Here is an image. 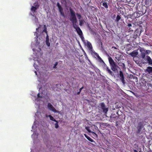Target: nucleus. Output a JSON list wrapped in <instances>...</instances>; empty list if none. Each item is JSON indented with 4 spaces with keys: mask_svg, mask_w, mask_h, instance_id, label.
<instances>
[{
    "mask_svg": "<svg viewBox=\"0 0 152 152\" xmlns=\"http://www.w3.org/2000/svg\"><path fill=\"white\" fill-rule=\"evenodd\" d=\"M69 10L70 14L69 20L72 23L73 27L76 29H77V28H78L79 27L76 24L77 20L75 12L71 7L69 8Z\"/></svg>",
    "mask_w": 152,
    "mask_h": 152,
    "instance_id": "nucleus-1",
    "label": "nucleus"
},
{
    "mask_svg": "<svg viewBox=\"0 0 152 152\" xmlns=\"http://www.w3.org/2000/svg\"><path fill=\"white\" fill-rule=\"evenodd\" d=\"M108 59L111 69L114 72L116 71L118 66L111 57L109 56Z\"/></svg>",
    "mask_w": 152,
    "mask_h": 152,
    "instance_id": "nucleus-2",
    "label": "nucleus"
},
{
    "mask_svg": "<svg viewBox=\"0 0 152 152\" xmlns=\"http://www.w3.org/2000/svg\"><path fill=\"white\" fill-rule=\"evenodd\" d=\"M98 107L99 110L101 109L105 115L108 110V107L105 106L104 102L100 103L98 106Z\"/></svg>",
    "mask_w": 152,
    "mask_h": 152,
    "instance_id": "nucleus-3",
    "label": "nucleus"
},
{
    "mask_svg": "<svg viewBox=\"0 0 152 152\" xmlns=\"http://www.w3.org/2000/svg\"><path fill=\"white\" fill-rule=\"evenodd\" d=\"M145 125L144 122L143 121H141L138 123L137 126L136 127L137 129V133L139 134L140 133L142 129Z\"/></svg>",
    "mask_w": 152,
    "mask_h": 152,
    "instance_id": "nucleus-4",
    "label": "nucleus"
},
{
    "mask_svg": "<svg viewBox=\"0 0 152 152\" xmlns=\"http://www.w3.org/2000/svg\"><path fill=\"white\" fill-rule=\"evenodd\" d=\"M141 62L143 64L148 63L149 65H152V60L148 56H146L145 59H142Z\"/></svg>",
    "mask_w": 152,
    "mask_h": 152,
    "instance_id": "nucleus-5",
    "label": "nucleus"
},
{
    "mask_svg": "<svg viewBox=\"0 0 152 152\" xmlns=\"http://www.w3.org/2000/svg\"><path fill=\"white\" fill-rule=\"evenodd\" d=\"M56 5L58 8V11L61 15L62 16L65 17V15L64 12H63V9L59 2H57Z\"/></svg>",
    "mask_w": 152,
    "mask_h": 152,
    "instance_id": "nucleus-6",
    "label": "nucleus"
},
{
    "mask_svg": "<svg viewBox=\"0 0 152 152\" xmlns=\"http://www.w3.org/2000/svg\"><path fill=\"white\" fill-rule=\"evenodd\" d=\"M140 51L141 52L140 57L142 58V59H145L146 55L145 50L142 48H140Z\"/></svg>",
    "mask_w": 152,
    "mask_h": 152,
    "instance_id": "nucleus-7",
    "label": "nucleus"
},
{
    "mask_svg": "<svg viewBox=\"0 0 152 152\" xmlns=\"http://www.w3.org/2000/svg\"><path fill=\"white\" fill-rule=\"evenodd\" d=\"M47 106L49 110L52 111L55 113L58 112V111L55 109L50 103H49L48 104Z\"/></svg>",
    "mask_w": 152,
    "mask_h": 152,
    "instance_id": "nucleus-8",
    "label": "nucleus"
},
{
    "mask_svg": "<svg viewBox=\"0 0 152 152\" xmlns=\"http://www.w3.org/2000/svg\"><path fill=\"white\" fill-rule=\"evenodd\" d=\"M119 78L122 83L124 84H125V82L124 79V77L123 72L122 71H120L119 72Z\"/></svg>",
    "mask_w": 152,
    "mask_h": 152,
    "instance_id": "nucleus-9",
    "label": "nucleus"
},
{
    "mask_svg": "<svg viewBox=\"0 0 152 152\" xmlns=\"http://www.w3.org/2000/svg\"><path fill=\"white\" fill-rule=\"evenodd\" d=\"M103 67L104 69L106 70L107 72L110 74L112 76L114 75L113 72L109 69V67L107 66L105 63L104 64Z\"/></svg>",
    "mask_w": 152,
    "mask_h": 152,
    "instance_id": "nucleus-10",
    "label": "nucleus"
},
{
    "mask_svg": "<svg viewBox=\"0 0 152 152\" xmlns=\"http://www.w3.org/2000/svg\"><path fill=\"white\" fill-rule=\"evenodd\" d=\"M101 4H102V5L106 9H107L108 7V5L109 4L108 2L107 3L105 1L102 0L101 2Z\"/></svg>",
    "mask_w": 152,
    "mask_h": 152,
    "instance_id": "nucleus-11",
    "label": "nucleus"
},
{
    "mask_svg": "<svg viewBox=\"0 0 152 152\" xmlns=\"http://www.w3.org/2000/svg\"><path fill=\"white\" fill-rule=\"evenodd\" d=\"M87 46L91 52L93 50L91 43L89 41L87 42Z\"/></svg>",
    "mask_w": 152,
    "mask_h": 152,
    "instance_id": "nucleus-12",
    "label": "nucleus"
},
{
    "mask_svg": "<svg viewBox=\"0 0 152 152\" xmlns=\"http://www.w3.org/2000/svg\"><path fill=\"white\" fill-rule=\"evenodd\" d=\"M76 30L77 33L80 36L82 35L83 33L80 27L77 28V29H76Z\"/></svg>",
    "mask_w": 152,
    "mask_h": 152,
    "instance_id": "nucleus-13",
    "label": "nucleus"
},
{
    "mask_svg": "<svg viewBox=\"0 0 152 152\" xmlns=\"http://www.w3.org/2000/svg\"><path fill=\"white\" fill-rule=\"evenodd\" d=\"M138 52L135 51H133L129 54L132 57H136L138 55Z\"/></svg>",
    "mask_w": 152,
    "mask_h": 152,
    "instance_id": "nucleus-14",
    "label": "nucleus"
},
{
    "mask_svg": "<svg viewBox=\"0 0 152 152\" xmlns=\"http://www.w3.org/2000/svg\"><path fill=\"white\" fill-rule=\"evenodd\" d=\"M110 117L111 118L115 119H118V116H117L115 113H112L111 115L110 116Z\"/></svg>",
    "mask_w": 152,
    "mask_h": 152,
    "instance_id": "nucleus-15",
    "label": "nucleus"
},
{
    "mask_svg": "<svg viewBox=\"0 0 152 152\" xmlns=\"http://www.w3.org/2000/svg\"><path fill=\"white\" fill-rule=\"evenodd\" d=\"M34 6H35L34 7L32 6V7H31V10L34 13L35 12L36 10H37L38 9V7H39V6H37V5H34Z\"/></svg>",
    "mask_w": 152,
    "mask_h": 152,
    "instance_id": "nucleus-16",
    "label": "nucleus"
},
{
    "mask_svg": "<svg viewBox=\"0 0 152 152\" xmlns=\"http://www.w3.org/2000/svg\"><path fill=\"white\" fill-rule=\"evenodd\" d=\"M85 129L89 132V133H91L92 134H94L95 135H96V136H97V134H96L95 132H92L91 130L90 129V127L89 126H85Z\"/></svg>",
    "mask_w": 152,
    "mask_h": 152,
    "instance_id": "nucleus-17",
    "label": "nucleus"
},
{
    "mask_svg": "<svg viewBox=\"0 0 152 152\" xmlns=\"http://www.w3.org/2000/svg\"><path fill=\"white\" fill-rule=\"evenodd\" d=\"M84 135L85 137L89 141L91 142H95V141L89 137L86 134H84Z\"/></svg>",
    "mask_w": 152,
    "mask_h": 152,
    "instance_id": "nucleus-18",
    "label": "nucleus"
},
{
    "mask_svg": "<svg viewBox=\"0 0 152 152\" xmlns=\"http://www.w3.org/2000/svg\"><path fill=\"white\" fill-rule=\"evenodd\" d=\"M146 71L149 73H152V67L148 66L146 69Z\"/></svg>",
    "mask_w": 152,
    "mask_h": 152,
    "instance_id": "nucleus-19",
    "label": "nucleus"
},
{
    "mask_svg": "<svg viewBox=\"0 0 152 152\" xmlns=\"http://www.w3.org/2000/svg\"><path fill=\"white\" fill-rule=\"evenodd\" d=\"M92 54L93 55L94 57L96 58H97L98 57V56H99V55L96 53L94 50H93L91 52Z\"/></svg>",
    "mask_w": 152,
    "mask_h": 152,
    "instance_id": "nucleus-20",
    "label": "nucleus"
},
{
    "mask_svg": "<svg viewBox=\"0 0 152 152\" xmlns=\"http://www.w3.org/2000/svg\"><path fill=\"white\" fill-rule=\"evenodd\" d=\"M97 60H98V61L102 63V62L104 64H105L104 62L102 60V58L99 56H98V57L97 58H96Z\"/></svg>",
    "mask_w": 152,
    "mask_h": 152,
    "instance_id": "nucleus-21",
    "label": "nucleus"
},
{
    "mask_svg": "<svg viewBox=\"0 0 152 152\" xmlns=\"http://www.w3.org/2000/svg\"><path fill=\"white\" fill-rule=\"evenodd\" d=\"M121 17L119 15H118L116 16V19L115 20L116 22H118L119 20L121 19Z\"/></svg>",
    "mask_w": 152,
    "mask_h": 152,
    "instance_id": "nucleus-22",
    "label": "nucleus"
},
{
    "mask_svg": "<svg viewBox=\"0 0 152 152\" xmlns=\"http://www.w3.org/2000/svg\"><path fill=\"white\" fill-rule=\"evenodd\" d=\"M48 116L49 117L50 119L51 120L54 121L55 122L56 121V119H54V118L51 115H49Z\"/></svg>",
    "mask_w": 152,
    "mask_h": 152,
    "instance_id": "nucleus-23",
    "label": "nucleus"
},
{
    "mask_svg": "<svg viewBox=\"0 0 152 152\" xmlns=\"http://www.w3.org/2000/svg\"><path fill=\"white\" fill-rule=\"evenodd\" d=\"M44 30L43 31V32H45L46 34H47L48 33V32L47 31V27H46V26L45 25H44Z\"/></svg>",
    "mask_w": 152,
    "mask_h": 152,
    "instance_id": "nucleus-24",
    "label": "nucleus"
},
{
    "mask_svg": "<svg viewBox=\"0 0 152 152\" xmlns=\"http://www.w3.org/2000/svg\"><path fill=\"white\" fill-rule=\"evenodd\" d=\"M118 64H119V65L121 66L123 68L125 67V64L122 62H119L118 63Z\"/></svg>",
    "mask_w": 152,
    "mask_h": 152,
    "instance_id": "nucleus-25",
    "label": "nucleus"
},
{
    "mask_svg": "<svg viewBox=\"0 0 152 152\" xmlns=\"http://www.w3.org/2000/svg\"><path fill=\"white\" fill-rule=\"evenodd\" d=\"M56 123L55 124V127L57 129L58 127V122L56 121H55Z\"/></svg>",
    "mask_w": 152,
    "mask_h": 152,
    "instance_id": "nucleus-26",
    "label": "nucleus"
},
{
    "mask_svg": "<svg viewBox=\"0 0 152 152\" xmlns=\"http://www.w3.org/2000/svg\"><path fill=\"white\" fill-rule=\"evenodd\" d=\"M83 20H79V25L80 26H82L83 25Z\"/></svg>",
    "mask_w": 152,
    "mask_h": 152,
    "instance_id": "nucleus-27",
    "label": "nucleus"
},
{
    "mask_svg": "<svg viewBox=\"0 0 152 152\" xmlns=\"http://www.w3.org/2000/svg\"><path fill=\"white\" fill-rule=\"evenodd\" d=\"M77 16L78 18L79 19H80V18H81V16L80 14L77 13Z\"/></svg>",
    "mask_w": 152,
    "mask_h": 152,
    "instance_id": "nucleus-28",
    "label": "nucleus"
},
{
    "mask_svg": "<svg viewBox=\"0 0 152 152\" xmlns=\"http://www.w3.org/2000/svg\"><path fill=\"white\" fill-rule=\"evenodd\" d=\"M46 43L48 46L49 47L50 46V44L49 42V41H46Z\"/></svg>",
    "mask_w": 152,
    "mask_h": 152,
    "instance_id": "nucleus-29",
    "label": "nucleus"
},
{
    "mask_svg": "<svg viewBox=\"0 0 152 152\" xmlns=\"http://www.w3.org/2000/svg\"><path fill=\"white\" fill-rule=\"evenodd\" d=\"M58 64V62H56L55 64L54 65V66H53V68H56V66Z\"/></svg>",
    "mask_w": 152,
    "mask_h": 152,
    "instance_id": "nucleus-30",
    "label": "nucleus"
},
{
    "mask_svg": "<svg viewBox=\"0 0 152 152\" xmlns=\"http://www.w3.org/2000/svg\"><path fill=\"white\" fill-rule=\"evenodd\" d=\"M150 50H145V54H148L150 52Z\"/></svg>",
    "mask_w": 152,
    "mask_h": 152,
    "instance_id": "nucleus-31",
    "label": "nucleus"
},
{
    "mask_svg": "<svg viewBox=\"0 0 152 152\" xmlns=\"http://www.w3.org/2000/svg\"><path fill=\"white\" fill-rule=\"evenodd\" d=\"M47 36L46 38V41H49V36L47 34H46Z\"/></svg>",
    "mask_w": 152,
    "mask_h": 152,
    "instance_id": "nucleus-32",
    "label": "nucleus"
},
{
    "mask_svg": "<svg viewBox=\"0 0 152 152\" xmlns=\"http://www.w3.org/2000/svg\"><path fill=\"white\" fill-rule=\"evenodd\" d=\"M80 36V38H81V39H82V40L83 41H85L84 40V38L83 37L82 35L81 36Z\"/></svg>",
    "mask_w": 152,
    "mask_h": 152,
    "instance_id": "nucleus-33",
    "label": "nucleus"
},
{
    "mask_svg": "<svg viewBox=\"0 0 152 152\" xmlns=\"http://www.w3.org/2000/svg\"><path fill=\"white\" fill-rule=\"evenodd\" d=\"M100 43L101 47L103 49V44H102V42L101 41H100Z\"/></svg>",
    "mask_w": 152,
    "mask_h": 152,
    "instance_id": "nucleus-34",
    "label": "nucleus"
},
{
    "mask_svg": "<svg viewBox=\"0 0 152 152\" xmlns=\"http://www.w3.org/2000/svg\"><path fill=\"white\" fill-rule=\"evenodd\" d=\"M39 26L38 28L36 29V30L37 31H38V30L39 29V28L41 27V25H39Z\"/></svg>",
    "mask_w": 152,
    "mask_h": 152,
    "instance_id": "nucleus-35",
    "label": "nucleus"
},
{
    "mask_svg": "<svg viewBox=\"0 0 152 152\" xmlns=\"http://www.w3.org/2000/svg\"><path fill=\"white\" fill-rule=\"evenodd\" d=\"M148 86H150L152 88V84L151 83H149L148 85Z\"/></svg>",
    "mask_w": 152,
    "mask_h": 152,
    "instance_id": "nucleus-36",
    "label": "nucleus"
},
{
    "mask_svg": "<svg viewBox=\"0 0 152 152\" xmlns=\"http://www.w3.org/2000/svg\"><path fill=\"white\" fill-rule=\"evenodd\" d=\"M37 96L39 98H42V96L40 95L39 93L37 94Z\"/></svg>",
    "mask_w": 152,
    "mask_h": 152,
    "instance_id": "nucleus-37",
    "label": "nucleus"
},
{
    "mask_svg": "<svg viewBox=\"0 0 152 152\" xmlns=\"http://www.w3.org/2000/svg\"><path fill=\"white\" fill-rule=\"evenodd\" d=\"M127 26L128 27H130L132 26V25L131 24V23H128V24Z\"/></svg>",
    "mask_w": 152,
    "mask_h": 152,
    "instance_id": "nucleus-38",
    "label": "nucleus"
},
{
    "mask_svg": "<svg viewBox=\"0 0 152 152\" xmlns=\"http://www.w3.org/2000/svg\"><path fill=\"white\" fill-rule=\"evenodd\" d=\"M83 88V86L80 89H79V91L81 92V91L82 90Z\"/></svg>",
    "mask_w": 152,
    "mask_h": 152,
    "instance_id": "nucleus-39",
    "label": "nucleus"
},
{
    "mask_svg": "<svg viewBox=\"0 0 152 152\" xmlns=\"http://www.w3.org/2000/svg\"><path fill=\"white\" fill-rule=\"evenodd\" d=\"M85 120H86V121L87 124H89V121L88 120H87V119H85Z\"/></svg>",
    "mask_w": 152,
    "mask_h": 152,
    "instance_id": "nucleus-40",
    "label": "nucleus"
},
{
    "mask_svg": "<svg viewBox=\"0 0 152 152\" xmlns=\"http://www.w3.org/2000/svg\"><path fill=\"white\" fill-rule=\"evenodd\" d=\"M80 91H78V92H77V95H79V94H80Z\"/></svg>",
    "mask_w": 152,
    "mask_h": 152,
    "instance_id": "nucleus-41",
    "label": "nucleus"
},
{
    "mask_svg": "<svg viewBox=\"0 0 152 152\" xmlns=\"http://www.w3.org/2000/svg\"><path fill=\"white\" fill-rule=\"evenodd\" d=\"M134 152H138L136 150H134Z\"/></svg>",
    "mask_w": 152,
    "mask_h": 152,
    "instance_id": "nucleus-42",
    "label": "nucleus"
},
{
    "mask_svg": "<svg viewBox=\"0 0 152 152\" xmlns=\"http://www.w3.org/2000/svg\"><path fill=\"white\" fill-rule=\"evenodd\" d=\"M133 35H131V36H130V37H132V38H133L132 40H133V38H134V37H133Z\"/></svg>",
    "mask_w": 152,
    "mask_h": 152,
    "instance_id": "nucleus-43",
    "label": "nucleus"
},
{
    "mask_svg": "<svg viewBox=\"0 0 152 152\" xmlns=\"http://www.w3.org/2000/svg\"><path fill=\"white\" fill-rule=\"evenodd\" d=\"M113 48H114L115 49H116V48L115 47H113Z\"/></svg>",
    "mask_w": 152,
    "mask_h": 152,
    "instance_id": "nucleus-44",
    "label": "nucleus"
},
{
    "mask_svg": "<svg viewBox=\"0 0 152 152\" xmlns=\"http://www.w3.org/2000/svg\"><path fill=\"white\" fill-rule=\"evenodd\" d=\"M35 73L36 74V75H37V72L35 71Z\"/></svg>",
    "mask_w": 152,
    "mask_h": 152,
    "instance_id": "nucleus-45",
    "label": "nucleus"
},
{
    "mask_svg": "<svg viewBox=\"0 0 152 152\" xmlns=\"http://www.w3.org/2000/svg\"><path fill=\"white\" fill-rule=\"evenodd\" d=\"M124 16L125 17V18H126L127 17V16H125V15H124Z\"/></svg>",
    "mask_w": 152,
    "mask_h": 152,
    "instance_id": "nucleus-46",
    "label": "nucleus"
},
{
    "mask_svg": "<svg viewBox=\"0 0 152 152\" xmlns=\"http://www.w3.org/2000/svg\"><path fill=\"white\" fill-rule=\"evenodd\" d=\"M88 61H89V62H90V60L89 59H88Z\"/></svg>",
    "mask_w": 152,
    "mask_h": 152,
    "instance_id": "nucleus-47",
    "label": "nucleus"
},
{
    "mask_svg": "<svg viewBox=\"0 0 152 152\" xmlns=\"http://www.w3.org/2000/svg\"><path fill=\"white\" fill-rule=\"evenodd\" d=\"M135 121H136V118H135Z\"/></svg>",
    "mask_w": 152,
    "mask_h": 152,
    "instance_id": "nucleus-48",
    "label": "nucleus"
}]
</instances>
